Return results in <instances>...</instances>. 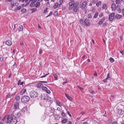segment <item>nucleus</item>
<instances>
[{
	"label": "nucleus",
	"instance_id": "f257e3e1",
	"mask_svg": "<svg viewBox=\"0 0 124 124\" xmlns=\"http://www.w3.org/2000/svg\"><path fill=\"white\" fill-rule=\"evenodd\" d=\"M79 4V3L78 2H75V1H72L70 2L69 3V10H70L72 9L73 11L75 13L77 12L78 11H79L78 9L79 8L78 7Z\"/></svg>",
	"mask_w": 124,
	"mask_h": 124
},
{
	"label": "nucleus",
	"instance_id": "f03ea898",
	"mask_svg": "<svg viewBox=\"0 0 124 124\" xmlns=\"http://www.w3.org/2000/svg\"><path fill=\"white\" fill-rule=\"evenodd\" d=\"M7 120L8 123H10V124H16L17 122L16 119L13 118V117L10 115L8 116Z\"/></svg>",
	"mask_w": 124,
	"mask_h": 124
},
{
	"label": "nucleus",
	"instance_id": "7ed1b4c3",
	"mask_svg": "<svg viewBox=\"0 0 124 124\" xmlns=\"http://www.w3.org/2000/svg\"><path fill=\"white\" fill-rule=\"evenodd\" d=\"M80 22L81 24L86 26H88L90 24V20L87 19H86L85 20L81 19L80 20Z\"/></svg>",
	"mask_w": 124,
	"mask_h": 124
},
{
	"label": "nucleus",
	"instance_id": "20e7f679",
	"mask_svg": "<svg viewBox=\"0 0 124 124\" xmlns=\"http://www.w3.org/2000/svg\"><path fill=\"white\" fill-rule=\"evenodd\" d=\"M30 99V98L29 96L25 95L22 97L21 101L22 103H25L28 102Z\"/></svg>",
	"mask_w": 124,
	"mask_h": 124
},
{
	"label": "nucleus",
	"instance_id": "39448f33",
	"mask_svg": "<svg viewBox=\"0 0 124 124\" xmlns=\"http://www.w3.org/2000/svg\"><path fill=\"white\" fill-rule=\"evenodd\" d=\"M29 95L31 98H34L38 96V94L36 91H31Z\"/></svg>",
	"mask_w": 124,
	"mask_h": 124
},
{
	"label": "nucleus",
	"instance_id": "423d86ee",
	"mask_svg": "<svg viewBox=\"0 0 124 124\" xmlns=\"http://www.w3.org/2000/svg\"><path fill=\"white\" fill-rule=\"evenodd\" d=\"M114 16L115 14L114 13L111 14L109 16V20L110 21H112L114 18Z\"/></svg>",
	"mask_w": 124,
	"mask_h": 124
},
{
	"label": "nucleus",
	"instance_id": "0eeeda50",
	"mask_svg": "<svg viewBox=\"0 0 124 124\" xmlns=\"http://www.w3.org/2000/svg\"><path fill=\"white\" fill-rule=\"evenodd\" d=\"M31 1V3L30 4V7H33L34 6V4L36 2V1L35 0H30L29 2H28V3H29Z\"/></svg>",
	"mask_w": 124,
	"mask_h": 124
},
{
	"label": "nucleus",
	"instance_id": "6e6552de",
	"mask_svg": "<svg viewBox=\"0 0 124 124\" xmlns=\"http://www.w3.org/2000/svg\"><path fill=\"white\" fill-rule=\"evenodd\" d=\"M19 102L18 101L15 102L14 104V108L15 109L19 107Z\"/></svg>",
	"mask_w": 124,
	"mask_h": 124
},
{
	"label": "nucleus",
	"instance_id": "1a4fd4ad",
	"mask_svg": "<svg viewBox=\"0 0 124 124\" xmlns=\"http://www.w3.org/2000/svg\"><path fill=\"white\" fill-rule=\"evenodd\" d=\"M87 2L86 1H84L82 4V5L81 8L82 9H84L85 7Z\"/></svg>",
	"mask_w": 124,
	"mask_h": 124
},
{
	"label": "nucleus",
	"instance_id": "9d476101",
	"mask_svg": "<svg viewBox=\"0 0 124 124\" xmlns=\"http://www.w3.org/2000/svg\"><path fill=\"white\" fill-rule=\"evenodd\" d=\"M117 111V113L118 115H122L123 113L124 112L122 109H118Z\"/></svg>",
	"mask_w": 124,
	"mask_h": 124
},
{
	"label": "nucleus",
	"instance_id": "9b49d317",
	"mask_svg": "<svg viewBox=\"0 0 124 124\" xmlns=\"http://www.w3.org/2000/svg\"><path fill=\"white\" fill-rule=\"evenodd\" d=\"M44 99L45 100H46L47 101H51V98L48 96L46 95L45 96Z\"/></svg>",
	"mask_w": 124,
	"mask_h": 124
},
{
	"label": "nucleus",
	"instance_id": "f8f14e48",
	"mask_svg": "<svg viewBox=\"0 0 124 124\" xmlns=\"http://www.w3.org/2000/svg\"><path fill=\"white\" fill-rule=\"evenodd\" d=\"M116 4L114 3H113L111 6V8L113 11H115L116 9Z\"/></svg>",
	"mask_w": 124,
	"mask_h": 124
},
{
	"label": "nucleus",
	"instance_id": "ddd939ff",
	"mask_svg": "<svg viewBox=\"0 0 124 124\" xmlns=\"http://www.w3.org/2000/svg\"><path fill=\"white\" fill-rule=\"evenodd\" d=\"M5 44L9 46H10L12 44V42L10 40H7L5 42Z\"/></svg>",
	"mask_w": 124,
	"mask_h": 124
},
{
	"label": "nucleus",
	"instance_id": "4468645a",
	"mask_svg": "<svg viewBox=\"0 0 124 124\" xmlns=\"http://www.w3.org/2000/svg\"><path fill=\"white\" fill-rule=\"evenodd\" d=\"M26 86H25L24 88L22 90L20 94L21 95L23 94H24L26 91Z\"/></svg>",
	"mask_w": 124,
	"mask_h": 124
},
{
	"label": "nucleus",
	"instance_id": "2eb2a0df",
	"mask_svg": "<svg viewBox=\"0 0 124 124\" xmlns=\"http://www.w3.org/2000/svg\"><path fill=\"white\" fill-rule=\"evenodd\" d=\"M21 114L20 112H19L16 114H15L14 116L16 118H19L21 116Z\"/></svg>",
	"mask_w": 124,
	"mask_h": 124
},
{
	"label": "nucleus",
	"instance_id": "dca6fc26",
	"mask_svg": "<svg viewBox=\"0 0 124 124\" xmlns=\"http://www.w3.org/2000/svg\"><path fill=\"white\" fill-rule=\"evenodd\" d=\"M40 4V2L37 1L34 5L36 8H38L39 7Z\"/></svg>",
	"mask_w": 124,
	"mask_h": 124
},
{
	"label": "nucleus",
	"instance_id": "f3484780",
	"mask_svg": "<svg viewBox=\"0 0 124 124\" xmlns=\"http://www.w3.org/2000/svg\"><path fill=\"white\" fill-rule=\"evenodd\" d=\"M55 101L56 105L60 107H61L62 106V104L60 102H59L58 101L56 100Z\"/></svg>",
	"mask_w": 124,
	"mask_h": 124
},
{
	"label": "nucleus",
	"instance_id": "a211bd4d",
	"mask_svg": "<svg viewBox=\"0 0 124 124\" xmlns=\"http://www.w3.org/2000/svg\"><path fill=\"white\" fill-rule=\"evenodd\" d=\"M122 16L121 15L118 14L116 15L115 16V18H116L117 19H119L121 18Z\"/></svg>",
	"mask_w": 124,
	"mask_h": 124
},
{
	"label": "nucleus",
	"instance_id": "6ab92c4d",
	"mask_svg": "<svg viewBox=\"0 0 124 124\" xmlns=\"http://www.w3.org/2000/svg\"><path fill=\"white\" fill-rule=\"evenodd\" d=\"M37 86L38 88H42L43 85L41 83H39L37 84Z\"/></svg>",
	"mask_w": 124,
	"mask_h": 124
},
{
	"label": "nucleus",
	"instance_id": "aec40b11",
	"mask_svg": "<svg viewBox=\"0 0 124 124\" xmlns=\"http://www.w3.org/2000/svg\"><path fill=\"white\" fill-rule=\"evenodd\" d=\"M49 111L51 112V113H52L53 114L55 110L54 108L52 107H50L49 108Z\"/></svg>",
	"mask_w": 124,
	"mask_h": 124
},
{
	"label": "nucleus",
	"instance_id": "412c9836",
	"mask_svg": "<svg viewBox=\"0 0 124 124\" xmlns=\"http://www.w3.org/2000/svg\"><path fill=\"white\" fill-rule=\"evenodd\" d=\"M116 10H117L119 13H120L122 12L120 8V7L119 5L117 6L116 7Z\"/></svg>",
	"mask_w": 124,
	"mask_h": 124
},
{
	"label": "nucleus",
	"instance_id": "4be33fe9",
	"mask_svg": "<svg viewBox=\"0 0 124 124\" xmlns=\"http://www.w3.org/2000/svg\"><path fill=\"white\" fill-rule=\"evenodd\" d=\"M59 7V4L58 3H56L53 6V8L54 9H55Z\"/></svg>",
	"mask_w": 124,
	"mask_h": 124
},
{
	"label": "nucleus",
	"instance_id": "5701e85b",
	"mask_svg": "<svg viewBox=\"0 0 124 124\" xmlns=\"http://www.w3.org/2000/svg\"><path fill=\"white\" fill-rule=\"evenodd\" d=\"M107 5L106 4H104L102 6V9H105L106 10L107 9Z\"/></svg>",
	"mask_w": 124,
	"mask_h": 124
},
{
	"label": "nucleus",
	"instance_id": "b1692460",
	"mask_svg": "<svg viewBox=\"0 0 124 124\" xmlns=\"http://www.w3.org/2000/svg\"><path fill=\"white\" fill-rule=\"evenodd\" d=\"M68 119L66 118H65L61 121V122L62 124H64L66 123L68 121Z\"/></svg>",
	"mask_w": 124,
	"mask_h": 124
},
{
	"label": "nucleus",
	"instance_id": "393cba45",
	"mask_svg": "<svg viewBox=\"0 0 124 124\" xmlns=\"http://www.w3.org/2000/svg\"><path fill=\"white\" fill-rule=\"evenodd\" d=\"M23 29V27L22 25H20L19 27V29H18V30L19 32L22 31Z\"/></svg>",
	"mask_w": 124,
	"mask_h": 124
},
{
	"label": "nucleus",
	"instance_id": "a878e982",
	"mask_svg": "<svg viewBox=\"0 0 124 124\" xmlns=\"http://www.w3.org/2000/svg\"><path fill=\"white\" fill-rule=\"evenodd\" d=\"M30 10L31 11V13H32L35 12L37 10V9L36 8H32Z\"/></svg>",
	"mask_w": 124,
	"mask_h": 124
},
{
	"label": "nucleus",
	"instance_id": "bb28decb",
	"mask_svg": "<svg viewBox=\"0 0 124 124\" xmlns=\"http://www.w3.org/2000/svg\"><path fill=\"white\" fill-rule=\"evenodd\" d=\"M92 17V16L91 13L88 14L87 15V17L88 19L91 18Z\"/></svg>",
	"mask_w": 124,
	"mask_h": 124
},
{
	"label": "nucleus",
	"instance_id": "cd10ccee",
	"mask_svg": "<svg viewBox=\"0 0 124 124\" xmlns=\"http://www.w3.org/2000/svg\"><path fill=\"white\" fill-rule=\"evenodd\" d=\"M110 73H108L107 75V77L106 78L107 79H108V80H109L111 79V78L110 76Z\"/></svg>",
	"mask_w": 124,
	"mask_h": 124
},
{
	"label": "nucleus",
	"instance_id": "c85d7f7f",
	"mask_svg": "<svg viewBox=\"0 0 124 124\" xmlns=\"http://www.w3.org/2000/svg\"><path fill=\"white\" fill-rule=\"evenodd\" d=\"M26 11V9L25 8H23L21 10V12L22 13L25 12Z\"/></svg>",
	"mask_w": 124,
	"mask_h": 124
},
{
	"label": "nucleus",
	"instance_id": "c756f323",
	"mask_svg": "<svg viewBox=\"0 0 124 124\" xmlns=\"http://www.w3.org/2000/svg\"><path fill=\"white\" fill-rule=\"evenodd\" d=\"M98 13L97 12H96L94 16L93 17L94 18H96L98 16Z\"/></svg>",
	"mask_w": 124,
	"mask_h": 124
},
{
	"label": "nucleus",
	"instance_id": "7c9ffc66",
	"mask_svg": "<svg viewBox=\"0 0 124 124\" xmlns=\"http://www.w3.org/2000/svg\"><path fill=\"white\" fill-rule=\"evenodd\" d=\"M53 76L55 79V80H57V75L55 74L54 73L53 74Z\"/></svg>",
	"mask_w": 124,
	"mask_h": 124
},
{
	"label": "nucleus",
	"instance_id": "2f4dec72",
	"mask_svg": "<svg viewBox=\"0 0 124 124\" xmlns=\"http://www.w3.org/2000/svg\"><path fill=\"white\" fill-rule=\"evenodd\" d=\"M109 60H110V62L111 63L113 62L114 61V59L112 57L110 58L109 59Z\"/></svg>",
	"mask_w": 124,
	"mask_h": 124
},
{
	"label": "nucleus",
	"instance_id": "473e14b6",
	"mask_svg": "<svg viewBox=\"0 0 124 124\" xmlns=\"http://www.w3.org/2000/svg\"><path fill=\"white\" fill-rule=\"evenodd\" d=\"M101 1H99L96 4V6L98 7L99 6V5L101 4Z\"/></svg>",
	"mask_w": 124,
	"mask_h": 124
},
{
	"label": "nucleus",
	"instance_id": "72a5a7b5",
	"mask_svg": "<svg viewBox=\"0 0 124 124\" xmlns=\"http://www.w3.org/2000/svg\"><path fill=\"white\" fill-rule=\"evenodd\" d=\"M58 15V12L57 11L55 12L53 14V15L54 16H57Z\"/></svg>",
	"mask_w": 124,
	"mask_h": 124
},
{
	"label": "nucleus",
	"instance_id": "f704fd0d",
	"mask_svg": "<svg viewBox=\"0 0 124 124\" xmlns=\"http://www.w3.org/2000/svg\"><path fill=\"white\" fill-rule=\"evenodd\" d=\"M20 99V96L18 95L16 96V101H18Z\"/></svg>",
	"mask_w": 124,
	"mask_h": 124
},
{
	"label": "nucleus",
	"instance_id": "c9c22d12",
	"mask_svg": "<svg viewBox=\"0 0 124 124\" xmlns=\"http://www.w3.org/2000/svg\"><path fill=\"white\" fill-rule=\"evenodd\" d=\"M116 2L117 5H119L120 3V0H116Z\"/></svg>",
	"mask_w": 124,
	"mask_h": 124
},
{
	"label": "nucleus",
	"instance_id": "e433bc0d",
	"mask_svg": "<svg viewBox=\"0 0 124 124\" xmlns=\"http://www.w3.org/2000/svg\"><path fill=\"white\" fill-rule=\"evenodd\" d=\"M45 116H43L41 117V119L42 121H44L45 120Z\"/></svg>",
	"mask_w": 124,
	"mask_h": 124
},
{
	"label": "nucleus",
	"instance_id": "4c0bfd02",
	"mask_svg": "<svg viewBox=\"0 0 124 124\" xmlns=\"http://www.w3.org/2000/svg\"><path fill=\"white\" fill-rule=\"evenodd\" d=\"M67 98L70 101H71L72 100V98L69 96H68V97Z\"/></svg>",
	"mask_w": 124,
	"mask_h": 124
},
{
	"label": "nucleus",
	"instance_id": "58836bf2",
	"mask_svg": "<svg viewBox=\"0 0 124 124\" xmlns=\"http://www.w3.org/2000/svg\"><path fill=\"white\" fill-rule=\"evenodd\" d=\"M11 4L12 5V7L11 8H13L14 6H15V5L14 4V2H11Z\"/></svg>",
	"mask_w": 124,
	"mask_h": 124
},
{
	"label": "nucleus",
	"instance_id": "ea45409f",
	"mask_svg": "<svg viewBox=\"0 0 124 124\" xmlns=\"http://www.w3.org/2000/svg\"><path fill=\"white\" fill-rule=\"evenodd\" d=\"M42 90L46 91L47 89V88L46 87H43L42 88Z\"/></svg>",
	"mask_w": 124,
	"mask_h": 124
},
{
	"label": "nucleus",
	"instance_id": "a19ab883",
	"mask_svg": "<svg viewBox=\"0 0 124 124\" xmlns=\"http://www.w3.org/2000/svg\"><path fill=\"white\" fill-rule=\"evenodd\" d=\"M47 81H41L40 82L41 83H47L48 82V78H47Z\"/></svg>",
	"mask_w": 124,
	"mask_h": 124
},
{
	"label": "nucleus",
	"instance_id": "79ce46f5",
	"mask_svg": "<svg viewBox=\"0 0 124 124\" xmlns=\"http://www.w3.org/2000/svg\"><path fill=\"white\" fill-rule=\"evenodd\" d=\"M48 8H46L44 10L43 13H46L47 12Z\"/></svg>",
	"mask_w": 124,
	"mask_h": 124
},
{
	"label": "nucleus",
	"instance_id": "37998d69",
	"mask_svg": "<svg viewBox=\"0 0 124 124\" xmlns=\"http://www.w3.org/2000/svg\"><path fill=\"white\" fill-rule=\"evenodd\" d=\"M49 74V73H48V74H47L45 75H43V76H41L40 77V78H42L45 77H46L47 75H48Z\"/></svg>",
	"mask_w": 124,
	"mask_h": 124
},
{
	"label": "nucleus",
	"instance_id": "c03bdc74",
	"mask_svg": "<svg viewBox=\"0 0 124 124\" xmlns=\"http://www.w3.org/2000/svg\"><path fill=\"white\" fill-rule=\"evenodd\" d=\"M107 80H108V79H107V78L105 79H104L102 81L104 82H107Z\"/></svg>",
	"mask_w": 124,
	"mask_h": 124
},
{
	"label": "nucleus",
	"instance_id": "a18cd8bd",
	"mask_svg": "<svg viewBox=\"0 0 124 124\" xmlns=\"http://www.w3.org/2000/svg\"><path fill=\"white\" fill-rule=\"evenodd\" d=\"M108 23L107 22H105L104 23H103L102 26H105L106 25H107Z\"/></svg>",
	"mask_w": 124,
	"mask_h": 124
},
{
	"label": "nucleus",
	"instance_id": "49530a36",
	"mask_svg": "<svg viewBox=\"0 0 124 124\" xmlns=\"http://www.w3.org/2000/svg\"><path fill=\"white\" fill-rule=\"evenodd\" d=\"M21 8V6H19L16 7L17 9H18V10H20Z\"/></svg>",
	"mask_w": 124,
	"mask_h": 124
},
{
	"label": "nucleus",
	"instance_id": "de8ad7c7",
	"mask_svg": "<svg viewBox=\"0 0 124 124\" xmlns=\"http://www.w3.org/2000/svg\"><path fill=\"white\" fill-rule=\"evenodd\" d=\"M105 17H103L102 18V19L101 20H100V21H101V22L103 23V22L104 21H105Z\"/></svg>",
	"mask_w": 124,
	"mask_h": 124
},
{
	"label": "nucleus",
	"instance_id": "09e8293b",
	"mask_svg": "<svg viewBox=\"0 0 124 124\" xmlns=\"http://www.w3.org/2000/svg\"><path fill=\"white\" fill-rule=\"evenodd\" d=\"M62 115L64 117H65V113L63 111L62 113Z\"/></svg>",
	"mask_w": 124,
	"mask_h": 124
},
{
	"label": "nucleus",
	"instance_id": "8fccbe9b",
	"mask_svg": "<svg viewBox=\"0 0 124 124\" xmlns=\"http://www.w3.org/2000/svg\"><path fill=\"white\" fill-rule=\"evenodd\" d=\"M103 13H101L99 15V16L100 17H102L103 15Z\"/></svg>",
	"mask_w": 124,
	"mask_h": 124
},
{
	"label": "nucleus",
	"instance_id": "3c124183",
	"mask_svg": "<svg viewBox=\"0 0 124 124\" xmlns=\"http://www.w3.org/2000/svg\"><path fill=\"white\" fill-rule=\"evenodd\" d=\"M46 93L49 94L51 93V91L49 90H48L47 89L46 91Z\"/></svg>",
	"mask_w": 124,
	"mask_h": 124
},
{
	"label": "nucleus",
	"instance_id": "603ef678",
	"mask_svg": "<svg viewBox=\"0 0 124 124\" xmlns=\"http://www.w3.org/2000/svg\"><path fill=\"white\" fill-rule=\"evenodd\" d=\"M98 1V0H93V2L94 4L96 3Z\"/></svg>",
	"mask_w": 124,
	"mask_h": 124
},
{
	"label": "nucleus",
	"instance_id": "864d4df0",
	"mask_svg": "<svg viewBox=\"0 0 124 124\" xmlns=\"http://www.w3.org/2000/svg\"><path fill=\"white\" fill-rule=\"evenodd\" d=\"M21 80H19L18 82V85H20V84L21 83Z\"/></svg>",
	"mask_w": 124,
	"mask_h": 124
},
{
	"label": "nucleus",
	"instance_id": "5fc2aeb1",
	"mask_svg": "<svg viewBox=\"0 0 124 124\" xmlns=\"http://www.w3.org/2000/svg\"><path fill=\"white\" fill-rule=\"evenodd\" d=\"M27 107H24L21 110H23V111H25L26 110V109L27 108Z\"/></svg>",
	"mask_w": 124,
	"mask_h": 124
},
{
	"label": "nucleus",
	"instance_id": "6e6d98bb",
	"mask_svg": "<svg viewBox=\"0 0 124 124\" xmlns=\"http://www.w3.org/2000/svg\"><path fill=\"white\" fill-rule=\"evenodd\" d=\"M53 12L52 11H51L50 12V13L49 15H48V16H51V15H52L53 14Z\"/></svg>",
	"mask_w": 124,
	"mask_h": 124
},
{
	"label": "nucleus",
	"instance_id": "4d7b16f0",
	"mask_svg": "<svg viewBox=\"0 0 124 124\" xmlns=\"http://www.w3.org/2000/svg\"><path fill=\"white\" fill-rule=\"evenodd\" d=\"M24 81H23V82H21L20 84V85H22V86L23 87V84L24 83Z\"/></svg>",
	"mask_w": 124,
	"mask_h": 124
},
{
	"label": "nucleus",
	"instance_id": "13d9d810",
	"mask_svg": "<svg viewBox=\"0 0 124 124\" xmlns=\"http://www.w3.org/2000/svg\"><path fill=\"white\" fill-rule=\"evenodd\" d=\"M42 53V50L41 49H39V54H41Z\"/></svg>",
	"mask_w": 124,
	"mask_h": 124
},
{
	"label": "nucleus",
	"instance_id": "bf43d9fd",
	"mask_svg": "<svg viewBox=\"0 0 124 124\" xmlns=\"http://www.w3.org/2000/svg\"><path fill=\"white\" fill-rule=\"evenodd\" d=\"M65 109L67 111L68 110V107L67 106L64 107Z\"/></svg>",
	"mask_w": 124,
	"mask_h": 124
},
{
	"label": "nucleus",
	"instance_id": "052dcab7",
	"mask_svg": "<svg viewBox=\"0 0 124 124\" xmlns=\"http://www.w3.org/2000/svg\"><path fill=\"white\" fill-rule=\"evenodd\" d=\"M67 113H68V115H69V116H70V117H71V115L70 114V112H69V111H68V112H67Z\"/></svg>",
	"mask_w": 124,
	"mask_h": 124
},
{
	"label": "nucleus",
	"instance_id": "680f3d73",
	"mask_svg": "<svg viewBox=\"0 0 124 124\" xmlns=\"http://www.w3.org/2000/svg\"><path fill=\"white\" fill-rule=\"evenodd\" d=\"M18 27V24H15L14 25V28H16Z\"/></svg>",
	"mask_w": 124,
	"mask_h": 124
},
{
	"label": "nucleus",
	"instance_id": "e2e57ef3",
	"mask_svg": "<svg viewBox=\"0 0 124 124\" xmlns=\"http://www.w3.org/2000/svg\"><path fill=\"white\" fill-rule=\"evenodd\" d=\"M102 23L101 22V21H99V22L98 23V24L99 25H100Z\"/></svg>",
	"mask_w": 124,
	"mask_h": 124
},
{
	"label": "nucleus",
	"instance_id": "0e129e2a",
	"mask_svg": "<svg viewBox=\"0 0 124 124\" xmlns=\"http://www.w3.org/2000/svg\"><path fill=\"white\" fill-rule=\"evenodd\" d=\"M67 124H72V123L70 121H68Z\"/></svg>",
	"mask_w": 124,
	"mask_h": 124
},
{
	"label": "nucleus",
	"instance_id": "69168bd1",
	"mask_svg": "<svg viewBox=\"0 0 124 124\" xmlns=\"http://www.w3.org/2000/svg\"><path fill=\"white\" fill-rule=\"evenodd\" d=\"M0 60L1 62H2L3 61V58L2 57L0 58Z\"/></svg>",
	"mask_w": 124,
	"mask_h": 124
},
{
	"label": "nucleus",
	"instance_id": "338daca9",
	"mask_svg": "<svg viewBox=\"0 0 124 124\" xmlns=\"http://www.w3.org/2000/svg\"><path fill=\"white\" fill-rule=\"evenodd\" d=\"M122 13L123 15L124 16V8L122 10Z\"/></svg>",
	"mask_w": 124,
	"mask_h": 124
},
{
	"label": "nucleus",
	"instance_id": "774afa93",
	"mask_svg": "<svg viewBox=\"0 0 124 124\" xmlns=\"http://www.w3.org/2000/svg\"><path fill=\"white\" fill-rule=\"evenodd\" d=\"M111 124H117V123L116 122H113Z\"/></svg>",
	"mask_w": 124,
	"mask_h": 124
}]
</instances>
